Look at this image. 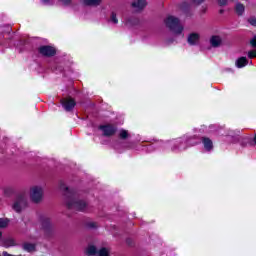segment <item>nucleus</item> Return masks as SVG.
<instances>
[{"label":"nucleus","mask_w":256,"mask_h":256,"mask_svg":"<svg viewBox=\"0 0 256 256\" xmlns=\"http://www.w3.org/2000/svg\"><path fill=\"white\" fill-rule=\"evenodd\" d=\"M221 43H222V40H221V37L219 36H212L210 38V45L214 48L221 47Z\"/></svg>","instance_id":"nucleus-13"},{"label":"nucleus","mask_w":256,"mask_h":256,"mask_svg":"<svg viewBox=\"0 0 256 256\" xmlns=\"http://www.w3.org/2000/svg\"><path fill=\"white\" fill-rule=\"evenodd\" d=\"M248 64L249 61L247 60V57H240L235 62V65L238 69H243V67H246Z\"/></svg>","instance_id":"nucleus-11"},{"label":"nucleus","mask_w":256,"mask_h":256,"mask_svg":"<svg viewBox=\"0 0 256 256\" xmlns=\"http://www.w3.org/2000/svg\"><path fill=\"white\" fill-rule=\"evenodd\" d=\"M42 227L46 231L51 229V227H53V223H51V218H47V217L42 218Z\"/></svg>","instance_id":"nucleus-15"},{"label":"nucleus","mask_w":256,"mask_h":256,"mask_svg":"<svg viewBox=\"0 0 256 256\" xmlns=\"http://www.w3.org/2000/svg\"><path fill=\"white\" fill-rule=\"evenodd\" d=\"M164 23L170 31H173L175 35H181L183 33L184 27L181 25V20L175 16H168Z\"/></svg>","instance_id":"nucleus-2"},{"label":"nucleus","mask_w":256,"mask_h":256,"mask_svg":"<svg viewBox=\"0 0 256 256\" xmlns=\"http://www.w3.org/2000/svg\"><path fill=\"white\" fill-rule=\"evenodd\" d=\"M43 5H55V0H41Z\"/></svg>","instance_id":"nucleus-25"},{"label":"nucleus","mask_w":256,"mask_h":256,"mask_svg":"<svg viewBox=\"0 0 256 256\" xmlns=\"http://www.w3.org/2000/svg\"><path fill=\"white\" fill-rule=\"evenodd\" d=\"M86 253L87 255H95L97 253V248L95 246H89Z\"/></svg>","instance_id":"nucleus-21"},{"label":"nucleus","mask_w":256,"mask_h":256,"mask_svg":"<svg viewBox=\"0 0 256 256\" xmlns=\"http://www.w3.org/2000/svg\"><path fill=\"white\" fill-rule=\"evenodd\" d=\"M168 43H173V40H170V41L168 40Z\"/></svg>","instance_id":"nucleus-36"},{"label":"nucleus","mask_w":256,"mask_h":256,"mask_svg":"<svg viewBox=\"0 0 256 256\" xmlns=\"http://www.w3.org/2000/svg\"><path fill=\"white\" fill-rule=\"evenodd\" d=\"M9 225V219L7 218H0V227L1 229L7 228Z\"/></svg>","instance_id":"nucleus-20"},{"label":"nucleus","mask_w":256,"mask_h":256,"mask_svg":"<svg viewBox=\"0 0 256 256\" xmlns=\"http://www.w3.org/2000/svg\"><path fill=\"white\" fill-rule=\"evenodd\" d=\"M88 227H89V229H95L97 227V223L90 222V223H88Z\"/></svg>","instance_id":"nucleus-29"},{"label":"nucleus","mask_w":256,"mask_h":256,"mask_svg":"<svg viewBox=\"0 0 256 256\" xmlns=\"http://www.w3.org/2000/svg\"><path fill=\"white\" fill-rule=\"evenodd\" d=\"M11 191H13V189H11V188H6V189L4 190V193H5V195H9V193H11Z\"/></svg>","instance_id":"nucleus-32"},{"label":"nucleus","mask_w":256,"mask_h":256,"mask_svg":"<svg viewBox=\"0 0 256 256\" xmlns=\"http://www.w3.org/2000/svg\"><path fill=\"white\" fill-rule=\"evenodd\" d=\"M1 237H3V233L0 231V239H1Z\"/></svg>","instance_id":"nucleus-35"},{"label":"nucleus","mask_w":256,"mask_h":256,"mask_svg":"<svg viewBox=\"0 0 256 256\" xmlns=\"http://www.w3.org/2000/svg\"><path fill=\"white\" fill-rule=\"evenodd\" d=\"M254 143L256 144V134H255V136H254Z\"/></svg>","instance_id":"nucleus-34"},{"label":"nucleus","mask_w":256,"mask_h":256,"mask_svg":"<svg viewBox=\"0 0 256 256\" xmlns=\"http://www.w3.org/2000/svg\"><path fill=\"white\" fill-rule=\"evenodd\" d=\"M201 41V34L197 32L190 33L187 38V43L191 46L199 45Z\"/></svg>","instance_id":"nucleus-9"},{"label":"nucleus","mask_w":256,"mask_h":256,"mask_svg":"<svg viewBox=\"0 0 256 256\" xmlns=\"http://www.w3.org/2000/svg\"><path fill=\"white\" fill-rule=\"evenodd\" d=\"M132 7L136 9V11H143V9L147 7V0H133Z\"/></svg>","instance_id":"nucleus-10"},{"label":"nucleus","mask_w":256,"mask_h":256,"mask_svg":"<svg viewBox=\"0 0 256 256\" xmlns=\"http://www.w3.org/2000/svg\"><path fill=\"white\" fill-rule=\"evenodd\" d=\"M58 3H61L64 7H69L73 3V0H58Z\"/></svg>","instance_id":"nucleus-24"},{"label":"nucleus","mask_w":256,"mask_h":256,"mask_svg":"<svg viewBox=\"0 0 256 256\" xmlns=\"http://www.w3.org/2000/svg\"><path fill=\"white\" fill-rule=\"evenodd\" d=\"M110 21L114 23V25H117V23H119V20L117 19V14L115 12L111 13Z\"/></svg>","instance_id":"nucleus-22"},{"label":"nucleus","mask_w":256,"mask_h":256,"mask_svg":"<svg viewBox=\"0 0 256 256\" xmlns=\"http://www.w3.org/2000/svg\"><path fill=\"white\" fill-rule=\"evenodd\" d=\"M60 189L65 192V196L67 197L66 205L68 209H75L76 211H85V209H87V203L83 200L77 199L75 191L70 190L69 187L65 186V184H62Z\"/></svg>","instance_id":"nucleus-1"},{"label":"nucleus","mask_w":256,"mask_h":256,"mask_svg":"<svg viewBox=\"0 0 256 256\" xmlns=\"http://www.w3.org/2000/svg\"><path fill=\"white\" fill-rule=\"evenodd\" d=\"M61 105L65 109V111H73L77 103L73 98H65L61 100Z\"/></svg>","instance_id":"nucleus-8"},{"label":"nucleus","mask_w":256,"mask_h":256,"mask_svg":"<svg viewBox=\"0 0 256 256\" xmlns=\"http://www.w3.org/2000/svg\"><path fill=\"white\" fill-rule=\"evenodd\" d=\"M22 248L24 249V251H27L28 253H33V251H35V244H33V243H24L22 245Z\"/></svg>","instance_id":"nucleus-17"},{"label":"nucleus","mask_w":256,"mask_h":256,"mask_svg":"<svg viewBox=\"0 0 256 256\" xmlns=\"http://www.w3.org/2000/svg\"><path fill=\"white\" fill-rule=\"evenodd\" d=\"M100 131H102L104 137H113L115 133H117V127L107 124L99 126Z\"/></svg>","instance_id":"nucleus-7"},{"label":"nucleus","mask_w":256,"mask_h":256,"mask_svg":"<svg viewBox=\"0 0 256 256\" xmlns=\"http://www.w3.org/2000/svg\"><path fill=\"white\" fill-rule=\"evenodd\" d=\"M38 53L43 57H55L57 50H55L52 46H40L38 48Z\"/></svg>","instance_id":"nucleus-6"},{"label":"nucleus","mask_w":256,"mask_h":256,"mask_svg":"<svg viewBox=\"0 0 256 256\" xmlns=\"http://www.w3.org/2000/svg\"><path fill=\"white\" fill-rule=\"evenodd\" d=\"M98 256H109V250L107 248H101L98 251Z\"/></svg>","instance_id":"nucleus-23"},{"label":"nucleus","mask_w":256,"mask_h":256,"mask_svg":"<svg viewBox=\"0 0 256 256\" xmlns=\"http://www.w3.org/2000/svg\"><path fill=\"white\" fill-rule=\"evenodd\" d=\"M17 246V242H15V239L13 238H7L3 241V247H6V249H8V247H15Z\"/></svg>","instance_id":"nucleus-16"},{"label":"nucleus","mask_w":256,"mask_h":256,"mask_svg":"<svg viewBox=\"0 0 256 256\" xmlns=\"http://www.w3.org/2000/svg\"><path fill=\"white\" fill-rule=\"evenodd\" d=\"M237 15H243L245 13V6L239 2L236 3L235 7Z\"/></svg>","instance_id":"nucleus-18"},{"label":"nucleus","mask_w":256,"mask_h":256,"mask_svg":"<svg viewBox=\"0 0 256 256\" xmlns=\"http://www.w3.org/2000/svg\"><path fill=\"white\" fill-rule=\"evenodd\" d=\"M129 137H130L129 131H127L125 129L120 130V132H119L120 139L125 140V139H129Z\"/></svg>","instance_id":"nucleus-19"},{"label":"nucleus","mask_w":256,"mask_h":256,"mask_svg":"<svg viewBox=\"0 0 256 256\" xmlns=\"http://www.w3.org/2000/svg\"><path fill=\"white\" fill-rule=\"evenodd\" d=\"M227 1L229 0H218V3L221 7H224V5H227Z\"/></svg>","instance_id":"nucleus-30"},{"label":"nucleus","mask_w":256,"mask_h":256,"mask_svg":"<svg viewBox=\"0 0 256 256\" xmlns=\"http://www.w3.org/2000/svg\"><path fill=\"white\" fill-rule=\"evenodd\" d=\"M199 145V141H193V138L190 139H178L175 141L172 151H185L187 147H193Z\"/></svg>","instance_id":"nucleus-3"},{"label":"nucleus","mask_w":256,"mask_h":256,"mask_svg":"<svg viewBox=\"0 0 256 256\" xmlns=\"http://www.w3.org/2000/svg\"><path fill=\"white\" fill-rule=\"evenodd\" d=\"M205 0H192L194 5H201V3H204Z\"/></svg>","instance_id":"nucleus-31"},{"label":"nucleus","mask_w":256,"mask_h":256,"mask_svg":"<svg viewBox=\"0 0 256 256\" xmlns=\"http://www.w3.org/2000/svg\"><path fill=\"white\" fill-rule=\"evenodd\" d=\"M250 45L252 46V47H256V36H254L251 40H250Z\"/></svg>","instance_id":"nucleus-28"},{"label":"nucleus","mask_w":256,"mask_h":256,"mask_svg":"<svg viewBox=\"0 0 256 256\" xmlns=\"http://www.w3.org/2000/svg\"><path fill=\"white\" fill-rule=\"evenodd\" d=\"M3 256H15V255L9 254V253H7V252H3ZM18 256H21V255H18Z\"/></svg>","instance_id":"nucleus-33"},{"label":"nucleus","mask_w":256,"mask_h":256,"mask_svg":"<svg viewBox=\"0 0 256 256\" xmlns=\"http://www.w3.org/2000/svg\"><path fill=\"white\" fill-rule=\"evenodd\" d=\"M30 199L33 203H39L43 199V188L34 186L30 189Z\"/></svg>","instance_id":"nucleus-5"},{"label":"nucleus","mask_w":256,"mask_h":256,"mask_svg":"<svg viewBox=\"0 0 256 256\" xmlns=\"http://www.w3.org/2000/svg\"><path fill=\"white\" fill-rule=\"evenodd\" d=\"M256 57V50H251L248 52V58L249 59H254Z\"/></svg>","instance_id":"nucleus-26"},{"label":"nucleus","mask_w":256,"mask_h":256,"mask_svg":"<svg viewBox=\"0 0 256 256\" xmlns=\"http://www.w3.org/2000/svg\"><path fill=\"white\" fill-rule=\"evenodd\" d=\"M202 143L204 145V149L206 151H212L213 150V141L209 138H202Z\"/></svg>","instance_id":"nucleus-12"},{"label":"nucleus","mask_w":256,"mask_h":256,"mask_svg":"<svg viewBox=\"0 0 256 256\" xmlns=\"http://www.w3.org/2000/svg\"><path fill=\"white\" fill-rule=\"evenodd\" d=\"M83 3L88 7H99L103 3V0H84Z\"/></svg>","instance_id":"nucleus-14"},{"label":"nucleus","mask_w":256,"mask_h":256,"mask_svg":"<svg viewBox=\"0 0 256 256\" xmlns=\"http://www.w3.org/2000/svg\"><path fill=\"white\" fill-rule=\"evenodd\" d=\"M25 207H27V194L22 193L17 196L16 201L12 206V209H14L16 213H21V211H23Z\"/></svg>","instance_id":"nucleus-4"},{"label":"nucleus","mask_w":256,"mask_h":256,"mask_svg":"<svg viewBox=\"0 0 256 256\" xmlns=\"http://www.w3.org/2000/svg\"><path fill=\"white\" fill-rule=\"evenodd\" d=\"M248 23H250V25H253V27H256V17L249 18Z\"/></svg>","instance_id":"nucleus-27"}]
</instances>
